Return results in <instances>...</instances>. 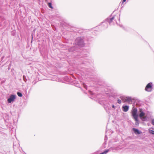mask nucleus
I'll return each instance as SVG.
<instances>
[{
    "instance_id": "nucleus-19",
    "label": "nucleus",
    "mask_w": 154,
    "mask_h": 154,
    "mask_svg": "<svg viewBox=\"0 0 154 154\" xmlns=\"http://www.w3.org/2000/svg\"><path fill=\"white\" fill-rule=\"evenodd\" d=\"M23 80L26 83L27 80L26 79V77L25 75H23Z\"/></svg>"
},
{
    "instance_id": "nucleus-18",
    "label": "nucleus",
    "mask_w": 154,
    "mask_h": 154,
    "mask_svg": "<svg viewBox=\"0 0 154 154\" xmlns=\"http://www.w3.org/2000/svg\"><path fill=\"white\" fill-rule=\"evenodd\" d=\"M36 83V82L35 81H33L32 82V85L31 87L30 88V91L32 89V87Z\"/></svg>"
},
{
    "instance_id": "nucleus-16",
    "label": "nucleus",
    "mask_w": 154,
    "mask_h": 154,
    "mask_svg": "<svg viewBox=\"0 0 154 154\" xmlns=\"http://www.w3.org/2000/svg\"><path fill=\"white\" fill-rule=\"evenodd\" d=\"M106 143L104 142L102 144L101 147L102 149H104L106 147Z\"/></svg>"
},
{
    "instance_id": "nucleus-17",
    "label": "nucleus",
    "mask_w": 154,
    "mask_h": 154,
    "mask_svg": "<svg viewBox=\"0 0 154 154\" xmlns=\"http://www.w3.org/2000/svg\"><path fill=\"white\" fill-rule=\"evenodd\" d=\"M17 94L20 97H21L23 96L22 94L20 92L18 91L17 92Z\"/></svg>"
},
{
    "instance_id": "nucleus-25",
    "label": "nucleus",
    "mask_w": 154,
    "mask_h": 154,
    "mask_svg": "<svg viewBox=\"0 0 154 154\" xmlns=\"http://www.w3.org/2000/svg\"><path fill=\"white\" fill-rule=\"evenodd\" d=\"M151 123L154 126V119H153L152 120Z\"/></svg>"
},
{
    "instance_id": "nucleus-30",
    "label": "nucleus",
    "mask_w": 154,
    "mask_h": 154,
    "mask_svg": "<svg viewBox=\"0 0 154 154\" xmlns=\"http://www.w3.org/2000/svg\"><path fill=\"white\" fill-rule=\"evenodd\" d=\"M126 0H123L122 1V3H124V2L126 1Z\"/></svg>"
},
{
    "instance_id": "nucleus-34",
    "label": "nucleus",
    "mask_w": 154,
    "mask_h": 154,
    "mask_svg": "<svg viewBox=\"0 0 154 154\" xmlns=\"http://www.w3.org/2000/svg\"><path fill=\"white\" fill-rule=\"evenodd\" d=\"M8 68V70H9V69H10V68Z\"/></svg>"
},
{
    "instance_id": "nucleus-5",
    "label": "nucleus",
    "mask_w": 154,
    "mask_h": 154,
    "mask_svg": "<svg viewBox=\"0 0 154 154\" xmlns=\"http://www.w3.org/2000/svg\"><path fill=\"white\" fill-rule=\"evenodd\" d=\"M136 110L134 111L132 115H131L133 119L135 121V125L136 126H138L139 125V120L137 114Z\"/></svg>"
},
{
    "instance_id": "nucleus-13",
    "label": "nucleus",
    "mask_w": 154,
    "mask_h": 154,
    "mask_svg": "<svg viewBox=\"0 0 154 154\" xmlns=\"http://www.w3.org/2000/svg\"><path fill=\"white\" fill-rule=\"evenodd\" d=\"M74 85L78 87H80V84L78 83V82H77L76 81H74Z\"/></svg>"
},
{
    "instance_id": "nucleus-33",
    "label": "nucleus",
    "mask_w": 154,
    "mask_h": 154,
    "mask_svg": "<svg viewBox=\"0 0 154 154\" xmlns=\"http://www.w3.org/2000/svg\"><path fill=\"white\" fill-rule=\"evenodd\" d=\"M82 64L85 63H84L83 61H82Z\"/></svg>"
},
{
    "instance_id": "nucleus-23",
    "label": "nucleus",
    "mask_w": 154,
    "mask_h": 154,
    "mask_svg": "<svg viewBox=\"0 0 154 154\" xmlns=\"http://www.w3.org/2000/svg\"><path fill=\"white\" fill-rule=\"evenodd\" d=\"M83 86L84 88L86 89H87V85L84 83H83Z\"/></svg>"
},
{
    "instance_id": "nucleus-8",
    "label": "nucleus",
    "mask_w": 154,
    "mask_h": 154,
    "mask_svg": "<svg viewBox=\"0 0 154 154\" xmlns=\"http://www.w3.org/2000/svg\"><path fill=\"white\" fill-rule=\"evenodd\" d=\"M132 130L134 134L136 135L140 134L142 133V132L141 131L139 130L137 128H132Z\"/></svg>"
},
{
    "instance_id": "nucleus-2",
    "label": "nucleus",
    "mask_w": 154,
    "mask_h": 154,
    "mask_svg": "<svg viewBox=\"0 0 154 154\" xmlns=\"http://www.w3.org/2000/svg\"><path fill=\"white\" fill-rule=\"evenodd\" d=\"M88 92L90 94L89 96V97L90 98L94 100L95 101H97L98 99H100V97L101 95L100 94L98 93H94L91 91H89Z\"/></svg>"
},
{
    "instance_id": "nucleus-26",
    "label": "nucleus",
    "mask_w": 154,
    "mask_h": 154,
    "mask_svg": "<svg viewBox=\"0 0 154 154\" xmlns=\"http://www.w3.org/2000/svg\"><path fill=\"white\" fill-rule=\"evenodd\" d=\"M112 107L113 108H114L115 109V105L113 104H112Z\"/></svg>"
},
{
    "instance_id": "nucleus-22",
    "label": "nucleus",
    "mask_w": 154,
    "mask_h": 154,
    "mask_svg": "<svg viewBox=\"0 0 154 154\" xmlns=\"http://www.w3.org/2000/svg\"><path fill=\"white\" fill-rule=\"evenodd\" d=\"M108 140V137L106 135H105L104 137V142H106Z\"/></svg>"
},
{
    "instance_id": "nucleus-29",
    "label": "nucleus",
    "mask_w": 154,
    "mask_h": 154,
    "mask_svg": "<svg viewBox=\"0 0 154 154\" xmlns=\"http://www.w3.org/2000/svg\"><path fill=\"white\" fill-rule=\"evenodd\" d=\"M65 77L67 78V79H69V77H68L67 76H66Z\"/></svg>"
},
{
    "instance_id": "nucleus-10",
    "label": "nucleus",
    "mask_w": 154,
    "mask_h": 154,
    "mask_svg": "<svg viewBox=\"0 0 154 154\" xmlns=\"http://www.w3.org/2000/svg\"><path fill=\"white\" fill-rule=\"evenodd\" d=\"M114 19V17H113L111 18H107L106 20V21L108 22L109 23V24L110 25L111 23L112 22L113 20Z\"/></svg>"
},
{
    "instance_id": "nucleus-9",
    "label": "nucleus",
    "mask_w": 154,
    "mask_h": 154,
    "mask_svg": "<svg viewBox=\"0 0 154 154\" xmlns=\"http://www.w3.org/2000/svg\"><path fill=\"white\" fill-rule=\"evenodd\" d=\"M129 107L128 105H124L122 106V109L124 112H127L128 110Z\"/></svg>"
},
{
    "instance_id": "nucleus-32",
    "label": "nucleus",
    "mask_w": 154,
    "mask_h": 154,
    "mask_svg": "<svg viewBox=\"0 0 154 154\" xmlns=\"http://www.w3.org/2000/svg\"><path fill=\"white\" fill-rule=\"evenodd\" d=\"M119 26H120L121 27H122V25H119Z\"/></svg>"
},
{
    "instance_id": "nucleus-27",
    "label": "nucleus",
    "mask_w": 154,
    "mask_h": 154,
    "mask_svg": "<svg viewBox=\"0 0 154 154\" xmlns=\"http://www.w3.org/2000/svg\"><path fill=\"white\" fill-rule=\"evenodd\" d=\"M99 154H105V152L103 151V152H102L100 153Z\"/></svg>"
},
{
    "instance_id": "nucleus-31",
    "label": "nucleus",
    "mask_w": 154,
    "mask_h": 154,
    "mask_svg": "<svg viewBox=\"0 0 154 154\" xmlns=\"http://www.w3.org/2000/svg\"><path fill=\"white\" fill-rule=\"evenodd\" d=\"M84 58H82V59H81V60H82V61L84 60Z\"/></svg>"
},
{
    "instance_id": "nucleus-12",
    "label": "nucleus",
    "mask_w": 154,
    "mask_h": 154,
    "mask_svg": "<svg viewBox=\"0 0 154 154\" xmlns=\"http://www.w3.org/2000/svg\"><path fill=\"white\" fill-rule=\"evenodd\" d=\"M106 22L105 20V21L102 23V25L104 26V28H106L108 27V24Z\"/></svg>"
},
{
    "instance_id": "nucleus-11",
    "label": "nucleus",
    "mask_w": 154,
    "mask_h": 154,
    "mask_svg": "<svg viewBox=\"0 0 154 154\" xmlns=\"http://www.w3.org/2000/svg\"><path fill=\"white\" fill-rule=\"evenodd\" d=\"M72 68H67V69H68L65 72H62V74L63 75H65L67 74H71V73L72 72L71 71V70Z\"/></svg>"
},
{
    "instance_id": "nucleus-14",
    "label": "nucleus",
    "mask_w": 154,
    "mask_h": 154,
    "mask_svg": "<svg viewBox=\"0 0 154 154\" xmlns=\"http://www.w3.org/2000/svg\"><path fill=\"white\" fill-rule=\"evenodd\" d=\"M75 48L74 47H72L69 49V52H72L75 51Z\"/></svg>"
},
{
    "instance_id": "nucleus-4",
    "label": "nucleus",
    "mask_w": 154,
    "mask_h": 154,
    "mask_svg": "<svg viewBox=\"0 0 154 154\" xmlns=\"http://www.w3.org/2000/svg\"><path fill=\"white\" fill-rule=\"evenodd\" d=\"M153 85L152 82L149 83L146 85L145 88V90L148 92H151L153 89Z\"/></svg>"
},
{
    "instance_id": "nucleus-24",
    "label": "nucleus",
    "mask_w": 154,
    "mask_h": 154,
    "mask_svg": "<svg viewBox=\"0 0 154 154\" xmlns=\"http://www.w3.org/2000/svg\"><path fill=\"white\" fill-rule=\"evenodd\" d=\"M121 100H120V99H118L117 100V103L119 104H120L121 103Z\"/></svg>"
},
{
    "instance_id": "nucleus-15",
    "label": "nucleus",
    "mask_w": 154,
    "mask_h": 154,
    "mask_svg": "<svg viewBox=\"0 0 154 154\" xmlns=\"http://www.w3.org/2000/svg\"><path fill=\"white\" fill-rule=\"evenodd\" d=\"M112 149V147H110V148L105 149L104 151L105 152V154H106L109 151H111V149Z\"/></svg>"
},
{
    "instance_id": "nucleus-21",
    "label": "nucleus",
    "mask_w": 154,
    "mask_h": 154,
    "mask_svg": "<svg viewBox=\"0 0 154 154\" xmlns=\"http://www.w3.org/2000/svg\"><path fill=\"white\" fill-rule=\"evenodd\" d=\"M48 5L49 7L52 9L53 8V7L52 6V4L51 3H48Z\"/></svg>"
},
{
    "instance_id": "nucleus-20",
    "label": "nucleus",
    "mask_w": 154,
    "mask_h": 154,
    "mask_svg": "<svg viewBox=\"0 0 154 154\" xmlns=\"http://www.w3.org/2000/svg\"><path fill=\"white\" fill-rule=\"evenodd\" d=\"M149 132L150 134L154 135V131L150 129H149Z\"/></svg>"
},
{
    "instance_id": "nucleus-28",
    "label": "nucleus",
    "mask_w": 154,
    "mask_h": 154,
    "mask_svg": "<svg viewBox=\"0 0 154 154\" xmlns=\"http://www.w3.org/2000/svg\"><path fill=\"white\" fill-rule=\"evenodd\" d=\"M52 80H53V81L57 80V78H56V79H55L54 78Z\"/></svg>"
},
{
    "instance_id": "nucleus-7",
    "label": "nucleus",
    "mask_w": 154,
    "mask_h": 154,
    "mask_svg": "<svg viewBox=\"0 0 154 154\" xmlns=\"http://www.w3.org/2000/svg\"><path fill=\"white\" fill-rule=\"evenodd\" d=\"M120 98L122 100L128 103L132 102V99L131 97L127 96L125 97L123 96H122L120 97Z\"/></svg>"
},
{
    "instance_id": "nucleus-6",
    "label": "nucleus",
    "mask_w": 154,
    "mask_h": 154,
    "mask_svg": "<svg viewBox=\"0 0 154 154\" xmlns=\"http://www.w3.org/2000/svg\"><path fill=\"white\" fill-rule=\"evenodd\" d=\"M17 97V96L15 94H11L7 100V102L8 103H12L14 102Z\"/></svg>"
},
{
    "instance_id": "nucleus-3",
    "label": "nucleus",
    "mask_w": 154,
    "mask_h": 154,
    "mask_svg": "<svg viewBox=\"0 0 154 154\" xmlns=\"http://www.w3.org/2000/svg\"><path fill=\"white\" fill-rule=\"evenodd\" d=\"M83 37H79L76 38L75 40L76 45L82 47L84 45V39Z\"/></svg>"
},
{
    "instance_id": "nucleus-1",
    "label": "nucleus",
    "mask_w": 154,
    "mask_h": 154,
    "mask_svg": "<svg viewBox=\"0 0 154 154\" xmlns=\"http://www.w3.org/2000/svg\"><path fill=\"white\" fill-rule=\"evenodd\" d=\"M144 109L139 108L138 109V111L137 109L136 108L134 107L133 108L131 111V115H132L134 111H136L137 110V112L138 117H139L142 121H147L148 120V117H147V116H145V113L144 111Z\"/></svg>"
}]
</instances>
